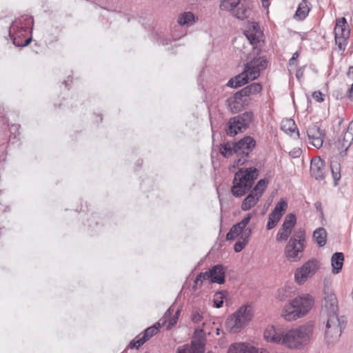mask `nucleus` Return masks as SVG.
I'll return each instance as SVG.
<instances>
[{"instance_id": "nucleus-1", "label": "nucleus", "mask_w": 353, "mask_h": 353, "mask_svg": "<svg viewBox=\"0 0 353 353\" xmlns=\"http://www.w3.org/2000/svg\"><path fill=\"white\" fill-rule=\"evenodd\" d=\"M314 325L307 323L295 329H286L268 325L264 331V339L271 343L283 345L291 349L300 348L312 339Z\"/></svg>"}, {"instance_id": "nucleus-2", "label": "nucleus", "mask_w": 353, "mask_h": 353, "mask_svg": "<svg viewBox=\"0 0 353 353\" xmlns=\"http://www.w3.org/2000/svg\"><path fill=\"white\" fill-rule=\"evenodd\" d=\"M323 307L327 312V321L325 332V339L328 344L336 341L341 335L346 320L344 316L337 314V299L334 294H327L324 297Z\"/></svg>"}, {"instance_id": "nucleus-3", "label": "nucleus", "mask_w": 353, "mask_h": 353, "mask_svg": "<svg viewBox=\"0 0 353 353\" xmlns=\"http://www.w3.org/2000/svg\"><path fill=\"white\" fill-rule=\"evenodd\" d=\"M314 299L307 294L298 296L286 303L281 311V316L287 321L303 317L311 310Z\"/></svg>"}, {"instance_id": "nucleus-4", "label": "nucleus", "mask_w": 353, "mask_h": 353, "mask_svg": "<svg viewBox=\"0 0 353 353\" xmlns=\"http://www.w3.org/2000/svg\"><path fill=\"white\" fill-rule=\"evenodd\" d=\"M267 65L268 61L265 57L254 58L245 64L243 72L234 78H231L227 85L237 88L246 84L250 79H256L260 75L261 72L266 68Z\"/></svg>"}, {"instance_id": "nucleus-5", "label": "nucleus", "mask_w": 353, "mask_h": 353, "mask_svg": "<svg viewBox=\"0 0 353 353\" xmlns=\"http://www.w3.org/2000/svg\"><path fill=\"white\" fill-rule=\"evenodd\" d=\"M252 218V213H248L240 222L234 225L226 234L228 241L237 239L234 246L236 252H240L248 243L252 228L248 225Z\"/></svg>"}, {"instance_id": "nucleus-6", "label": "nucleus", "mask_w": 353, "mask_h": 353, "mask_svg": "<svg viewBox=\"0 0 353 353\" xmlns=\"http://www.w3.org/2000/svg\"><path fill=\"white\" fill-rule=\"evenodd\" d=\"M259 176V170L256 168L240 169L234 174L231 192L235 197L245 194L252 187L254 181Z\"/></svg>"}, {"instance_id": "nucleus-7", "label": "nucleus", "mask_w": 353, "mask_h": 353, "mask_svg": "<svg viewBox=\"0 0 353 353\" xmlns=\"http://www.w3.org/2000/svg\"><path fill=\"white\" fill-rule=\"evenodd\" d=\"M305 231L299 230L293 234L284 249V255L290 262L299 261L305 249Z\"/></svg>"}, {"instance_id": "nucleus-8", "label": "nucleus", "mask_w": 353, "mask_h": 353, "mask_svg": "<svg viewBox=\"0 0 353 353\" xmlns=\"http://www.w3.org/2000/svg\"><path fill=\"white\" fill-rule=\"evenodd\" d=\"M252 316V307L250 305H243L227 319L226 327L230 332L237 333L251 321Z\"/></svg>"}, {"instance_id": "nucleus-9", "label": "nucleus", "mask_w": 353, "mask_h": 353, "mask_svg": "<svg viewBox=\"0 0 353 353\" xmlns=\"http://www.w3.org/2000/svg\"><path fill=\"white\" fill-rule=\"evenodd\" d=\"M254 114L252 112H245L230 119L227 123L226 133L234 137L239 132L245 130L253 121Z\"/></svg>"}, {"instance_id": "nucleus-10", "label": "nucleus", "mask_w": 353, "mask_h": 353, "mask_svg": "<svg viewBox=\"0 0 353 353\" xmlns=\"http://www.w3.org/2000/svg\"><path fill=\"white\" fill-rule=\"evenodd\" d=\"M220 9L230 12L233 17L240 20L248 18L251 14L250 6L242 0H220Z\"/></svg>"}, {"instance_id": "nucleus-11", "label": "nucleus", "mask_w": 353, "mask_h": 353, "mask_svg": "<svg viewBox=\"0 0 353 353\" xmlns=\"http://www.w3.org/2000/svg\"><path fill=\"white\" fill-rule=\"evenodd\" d=\"M234 144L236 159L234 161L233 167L236 168L248 161V155L255 147L256 141L252 137L246 136Z\"/></svg>"}, {"instance_id": "nucleus-12", "label": "nucleus", "mask_w": 353, "mask_h": 353, "mask_svg": "<svg viewBox=\"0 0 353 353\" xmlns=\"http://www.w3.org/2000/svg\"><path fill=\"white\" fill-rule=\"evenodd\" d=\"M268 181L265 179H260L249 194L242 201L241 208L248 211L254 207L267 188Z\"/></svg>"}, {"instance_id": "nucleus-13", "label": "nucleus", "mask_w": 353, "mask_h": 353, "mask_svg": "<svg viewBox=\"0 0 353 353\" xmlns=\"http://www.w3.org/2000/svg\"><path fill=\"white\" fill-rule=\"evenodd\" d=\"M319 268L320 262L317 259H312L308 260L296 269L294 274L296 282L299 285L305 283L308 279L316 274Z\"/></svg>"}, {"instance_id": "nucleus-14", "label": "nucleus", "mask_w": 353, "mask_h": 353, "mask_svg": "<svg viewBox=\"0 0 353 353\" xmlns=\"http://www.w3.org/2000/svg\"><path fill=\"white\" fill-rule=\"evenodd\" d=\"M32 24L33 19L32 17L28 16L23 17L13 22L9 30V36L10 38L14 37H17L19 39L27 38Z\"/></svg>"}, {"instance_id": "nucleus-15", "label": "nucleus", "mask_w": 353, "mask_h": 353, "mask_svg": "<svg viewBox=\"0 0 353 353\" xmlns=\"http://www.w3.org/2000/svg\"><path fill=\"white\" fill-rule=\"evenodd\" d=\"M350 35V30L345 17L336 20L334 28L336 44L341 50H345Z\"/></svg>"}, {"instance_id": "nucleus-16", "label": "nucleus", "mask_w": 353, "mask_h": 353, "mask_svg": "<svg viewBox=\"0 0 353 353\" xmlns=\"http://www.w3.org/2000/svg\"><path fill=\"white\" fill-rule=\"evenodd\" d=\"M287 208L288 203L283 199L280 200L276 203L274 208L268 216V220L266 225L268 230L273 229L278 224Z\"/></svg>"}, {"instance_id": "nucleus-17", "label": "nucleus", "mask_w": 353, "mask_h": 353, "mask_svg": "<svg viewBox=\"0 0 353 353\" xmlns=\"http://www.w3.org/2000/svg\"><path fill=\"white\" fill-rule=\"evenodd\" d=\"M296 222L295 215L289 214L285 217V220L276 234V239L279 242L287 241L292 233V230Z\"/></svg>"}, {"instance_id": "nucleus-18", "label": "nucleus", "mask_w": 353, "mask_h": 353, "mask_svg": "<svg viewBox=\"0 0 353 353\" xmlns=\"http://www.w3.org/2000/svg\"><path fill=\"white\" fill-rule=\"evenodd\" d=\"M307 135L310 142L316 148L323 146L325 134L316 124H312L307 129Z\"/></svg>"}, {"instance_id": "nucleus-19", "label": "nucleus", "mask_w": 353, "mask_h": 353, "mask_svg": "<svg viewBox=\"0 0 353 353\" xmlns=\"http://www.w3.org/2000/svg\"><path fill=\"white\" fill-rule=\"evenodd\" d=\"M353 142V121H352L345 132L343 137L339 138L336 143L340 153L345 152Z\"/></svg>"}, {"instance_id": "nucleus-20", "label": "nucleus", "mask_w": 353, "mask_h": 353, "mask_svg": "<svg viewBox=\"0 0 353 353\" xmlns=\"http://www.w3.org/2000/svg\"><path fill=\"white\" fill-rule=\"evenodd\" d=\"M310 172L316 180L323 179L326 174L325 162L320 158L312 159L310 163Z\"/></svg>"}, {"instance_id": "nucleus-21", "label": "nucleus", "mask_w": 353, "mask_h": 353, "mask_svg": "<svg viewBox=\"0 0 353 353\" xmlns=\"http://www.w3.org/2000/svg\"><path fill=\"white\" fill-rule=\"evenodd\" d=\"M228 105L232 113H237L242 110L248 103L247 98L243 97L239 92H236L232 97L228 100Z\"/></svg>"}, {"instance_id": "nucleus-22", "label": "nucleus", "mask_w": 353, "mask_h": 353, "mask_svg": "<svg viewBox=\"0 0 353 353\" xmlns=\"http://www.w3.org/2000/svg\"><path fill=\"white\" fill-rule=\"evenodd\" d=\"M244 33L250 43L252 46H255L259 43L263 35V32L260 30L259 24L256 22H252L249 28L245 30Z\"/></svg>"}, {"instance_id": "nucleus-23", "label": "nucleus", "mask_w": 353, "mask_h": 353, "mask_svg": "<svg viewBox=\"0 0 353 353\" xmlns=\"http://www.w3.org/2000/svg\"><path fill=\"white\" fill-rule=\"evenodd\" d=\"M204 314L203 310L199 308L194 309L192 312L191 321L193 323L197 325V327L194 329L196 332H203L202 327L205 324Z\"/></svg>"}, {"instance_id": "nucleus-24", "label": "nucleus", "mask_w": 353, "mask_h": 353, "mask_svg": "<svg viewBox=\"0 0 353 353\" xmlns=\"http://www.w3.org/2000/svg\"><path fill=\"white\" fill-rule=\"evenodd\" d=\"M228 353H259V350L244 343H236L230 345Z\"/></svg>"}, {"instance_id": "nucleus-25", "label": "nucleus", "mask_w": 353, "mask_h": 353, "mask_svg": "<svg viewBox=\"0 0 353 353\" xmlns=\"http://www.w3.org/2000/svg\"><path fill=\"white\" fill-rule=\"evenodd\" d=\"M211 282L222 284L225 282V268L222 265H214L211 270Z\"/></svg>"}, {"instance_id": "nucleus-26", "label": "nucleus", "mask_w": 353, "mask_h": 353, "mask_svg": "<svg viewBox=\"0 0 353 353\" xmlns=\"http://www.w3.org/2000/svg\"><path fill=\"white\" fill-rule=\"evenodd\" d=\"M344 261V256L342 252H335L331 258L332 272L338 274L342 269Z\"/></svg>"}, {"instance_id": "nucleus-27", "label": "nucleus", "mask_w": 353, "mask_h": 353, "mask_svg": "<svg viewBox=\"0 0 353 353\" xmlns=\"http://www.w3.org/2000/svg\"><path fill=\"white\" fill-rule=\"evenodd\" d=\"M204 347L200 342H192L191 346L184 345L177 349L176 353H203Z\"/></svg>"}, {"instance_id": "nucleus-28", "label": "nucleus", "mask_w": 353, "mask_h": 353, "mask_svg": "<svg viewBox=\"0 0 353 353\" xmlns=\"http://www.w3.org/2000/svg\"><path fill=\"white\" fill-rule=\"evenodd\" d=\"M313 238L315 243L319 247H323L327 242V232L323 228H319L313 232Z\"/></svg>"}, {"instance_id": "nucleus-29", "label": "nucleus", "mask_w": 353, "mask_h": 353, "mask_svg": "<svg viewBox=\"0 0 353 353\" xmlns=\"http://www.w3.org/2000/svg\"><path fill=\"white\" fill-rule=\"evenodd\" d=\"M262 90V86L259 83H252L246 87L243 88L241 90H239V93L243 95V97L247 98L250 95L255 94L261 92Z\"/></svg>"}, {"instance_id": "nucleus-30", "label": "nucleus", "mask_w": 353, "mask_h": 353, "mask_svg": "<svg viewBox=\"0 0 353 353\" xmlns=\"http://www.w3.org/2000/svg\"><path fill=\"white\" fill-rule=\"evenodd\" d=\"M330 170L334 185H338V182L341 179V165L337 159H332L330 162Z\"/></svg>"}, {"instance_id": "nucleus-31", "label": "nucleus", "mask_w": 353, "mask_h": 353, "mask_svg": "<svg viewBox=\"0 0 353 353\" xmlns=\"http://www.w3.org/2000/svg\"><path fill=\"white\" fill-rule=\"evenodd\" d=\"M195 22L194 15L191 12H185L178 17V23L181 26H190Z\"/></svg>"}, {"instance_id": "nucleus-32", "label": "nucleus", "mask_w": 353, "mask_h": 353, "mask_svg": "<svg viewBox=\"0 0 353 353\" xmlns=\"http://www.w3.org/2000/svg\"><path fill=\"white\" fill-rule=\"evenodd\" d=\"M281 128L283 131L289 134H292L296 130V134L299 136V130L293 119H289L282 121Z\"/></svg>"}, {"instance_id": "nucleus-33", "label": "nucleus", "mask_w": 353, "mask_h": 353, "mask_svg": "<svg viewBox=\"0 0 353 353\" xmlns=\"http://www.w3.org/2000/svg\"><path fill=\"white\" fill-rule=\"evenodd\" d=\"M236 147L234 143H226L222 144L220 148V152L222 156L229 158L233 154L236 155Z\"/></svg>"}, {"instance_id": "nucleus-34", "label": "nucleus", "mask_w": 353, "mask_h": 353, "mask_svg": "<svg viewBox=\"0 0 353 353\" xmlns=\"http://www.w3.org/2000/svg\"><path fill=\"white\" fill-rule=\"evenodd\" d=\"M165 323V320H164L162 323L160 321L157 322L153 326L148 327L143 334L145 339H147L148 341L151 337H152L154 334H156L160 327L164 325Z\"/></svg>"}, {"instance_id": "nucleus-35", "label": "nucleus", "mask_w": 353, "mask_h": 353, "mask_svg": "<svg viewBox=\"0 0 353 353\" xmlns=\"http://www.w3.org/2000/svg\"><path fill=\"white\" fill-rule=\"evenodd\" d=\"M309 10L310 8L307 4V0H303L299 5L295 17H298L299 19H303L307 15Z\"/></svg>"}, {"instance_id": "nucleus-36", "label": "nucleus", "mask_w": 353, "mask_h": 353, "mask_svg": "<svg viewBox=\"0 0 353 353\" xmlns=\"http://www.w3.org/2000/svg\"><path fill=\"white\" fill-rule=\"evenodd\" d=\"M12 40V43L15 46L17 47H24L28 46L31 42V37H27L26 39L23 38H17V37H14L11 38Z\"/></svg>"}, {"instance_id": "nucleus-37", "label": "nucleus", "mask_w": 353, "mask_h": 353, "mask_svg": "<svg viewBox=\"0 0 353 353\" xmlns=\"http://www.w3.org/2000/svg\"><path fill=\"white\" fill-rule=\"evenodd\" d=\"M212 273L210 272V270L209 271L205 272H201L196 277L194 283L198 285L199 283H202L204 280H210Z\"/></svg>"}, {"instance_id": "nucleus-38", "label": "nucleus", "mask_w": 353, "mask_h": 353, "mask_svg": "<svg viewBox=\"0 0 353 353\" xmlns=\"http://www.w3.org/2000/svg\"><path fill=\"white\" fill-rule=\"evenodd\" d=\"M288 297L287 290L285 288H281L277 291L276 299L283 301Z\"/></svg>"}, {"instance_id": "nucleus-39", "label": "nucleus", "mask_w": 353, "mask_h": 353, "mask_svg": "<svg viewBox=\"0 0 353 353\" xmlns=\"http://www.w3.org/2000/svg\"><path fill=\"white\" fill-rule=\"evenodd\" d=\"M134 342H135V344L137 345L138 348L139 347H141V345H143L146 341H147V339H145V337L143 336H137L134 339Z\"/></svg>"}, {"instance_id": "nucleus-40", "label": "nucleus", "mask_w": 353, "mask_h": 353, "mask_svg": "<svg viewBox=\"0 0 353 353\" xmlns=\"http://www.w3.org/2000/svg\"><path fill=\"white\" fill-rule=\"evenodd\" d=\"M174 310L172 307H169V309L165 312L163 319H160L159 321L162 323L164 320H165V323L168 321V319H170L171 315L174 312Z\"/></svg>"}, {"instance_id": "nucleus-41", "label": "nucleus", "mask_w": 353, "mask_h": 353, "mask_svg": "<svg viewBox=\"0 0 353 353\" xmlns=\"http://www.w3.org/2000/svg\"><path fill=\"white\" fill-rule=\"evenodd\" d=\"M313 98L318 102H322L324 101L323 94L320 91H315L312 94Z\"/></svg>"}, {"instance_id": "nucleus-42", "label": "nucleus", "mask_w": 353, "mask_h": 353, "mask_svg": "<svg viewBox=\"0 0 353 353\" xmlns=\"http://www.w3.org/2000/svg\"><path fill=\"white\" fill-rule=\"evenodd\" d=\"M314 206L316 209V211L319 214V216L321 217V218H323V208H322V203L320 201H316L315 203H314Z\"/></svg>"}, {"instance_id": "nucleus-43", "label": "nucleus", "mask_w": 353, "mask_h": 353, "mask_svg": "<svg viewBox=\"0 0 353 353\" xmlns=\"http://www.w3.org/2000/svg\"><path fill=\"white\" fill-rule=\"evenodd\" d=\"M178 320V316H173L172 318H170V319H168L169 321V324L167 327V330L171 329L174 325L176 324Z\"/></svg>"}, {"instance_id": "nucleus-44", "label": "nucleus", "mask_w": 353, "mask_h": 353, "mask_svg": "<svg viewBox=\"0 0 353 353\" xmlns=\"http://www.w3.org/2000/svg\"><path fill=\"white\" fill-rule=\"evenodd\" d=\"M299 52H295L293 54H292V57H291V59L289 60V65H293L294 64H296V59H298L299 57Z\"/></svg>"}, {"instance_id": "nucleus-45", "label": "nucleus", "mask_w": 353, "mask_h": 353, "mask_svg": "<svg viewBox=\"0 0 353 353\" xmlns=\"http://www.w3.org/2000/svg\"><path fill=\"white\" fill-rule=\"evenodd\" d=\"M128 348H130V349H133V348H137L138 349V347L137 345L135 344V342L134 340H132L128 345V347L126 348L128 350Z\"/></svg>"}, {"instance_id": "nucleus-46", "label": "nucleus", "mask_w": 353, "mask_h": 353, "mask_svg": "<svg viewBox=\"0 0 353 353\" xmlns=\"http://www.w3.org/2000/svg\"><path fill=\"white\" fill-rule=\"evenodd\" d=\"M214 305L217 308H220L222 307L223 301L222 300L221 301H214Z\"/></svg>"}, {"instance_id": "nucleus-47", "label": "nucleus", "mask_w": 353, "mask_h": 353, "mask_svg": "<svg viewBox=\"0 0 353 353\" xmlns=\"http://www.w3.org/2000/svg\"><path fill=\"white\" fill-rule=\"evenodd\" d=\"M347 75L353 77V66H350L348 69Z\"/></svg>"}, {"instance_id": "nucleus-48", "label": "nucleus", "mask_w": 353, "mask_h": 353, "mask_svg": "<svg viewBox=\"0 0 353 353\" xmlns=\"http://www.w3.org/2000/svg\"><path fill=\"white\" fill-rule=\"evenodd\" d=\"M262 1V3H263V6L264 8H268L270 5L269 3V0H261Z\"/></svg>"}, {"instance_id": "nucleus-49", "label": "nucleus", "mask_w": 353, "mask_h": 353, "mask_svg": "<svg viewBox=\"0 0 353 353\" xmlns=\"http://www.w3.org/2000/svg\"><path fill=\"white\" fill-rule=\"evenodd\" d=\"M350 97H353V83L351 88L349 89Z\"/></svg>"}, {"instance_id": "nucleus-50", "label": "nucleus", "mask_w": 353, "mask_h": 353, "mask_svg": "<svg viewBox=\"0 0 353 353\" xmlns=\"http://www.w3.org/2000/svg\"><path fill=\"white\" fill-rule=\"evenodd\" d=\"M180 314V310H177L176 312H175V314L174 316H178L179 317V315Z\"/></svg>"}, {"instance_id": "nucleus-51", "label": "nucleus", "mask_w": 353, "mask_h": 353, "mask_svg": "<svg viewBox=\"0 0 353 353\" xmlns=\"http://www.w3.org/2000/svg\"><path fill=\"white\" fill-rule=\"evenodd\" d=\"M12 128H14V129H16V130H17V125H12Z\"/></svg>"}, {"instance_id": "nucleus-52", "label": "nucleus", "mask_w": 353, "mask_h": 353, "mask_svg": "<svg viewBox=\"0 0 353 353\" xmlns=\"http://www.w3.org/2000/svg\"><path fill=\"white\" fill-rule=\"evenodd\" d=\"M296 77L299 78V76H301V74L299 73V72H296Z\"/></svg>"}, {"instance_id": "nucleus-53", "label": "nucleus", "mask_w": 353, "mask_h": 353, "mask_svg": "<svg viewBox=\"0 0 353 353\" xmlns=\"http://www.w3.org/2000/svg\"><path fill=\"white\" fill-rule=\"evenodd\" d=\"M296 77L299 78V76H301V74L299 73V72H296Z\"/></svg>"}, {"instance_id": "nucleus-54", "label": "nucleus", "mask_w": 353, "mask_h": 353, "mask_svg": "<svg viewBox=\"0 0 353 353\" xmlns=\"http://www.w3.org/2000/svg\"><path fill=\"white\" fill-rule=\"evenodd\" d=\"M68 80L64 81V83H65V86L68 85Z\"/></svg>"}, {"instance_id": "nucleus-55", "label": "nucleus", "mask_w": 353, "mask_h": 353, "mask_svg": "<svg viewBox=\"0 0 353 353\" xmlns=\"http://www.w3.org/2000/svg\"><path fill=\"white\" fill-rule=\"evenodd\" d=\"M127 352H128L127 349H125V350L123 351V352H122V353H127Z\"/></svg>"}]
</instances>
